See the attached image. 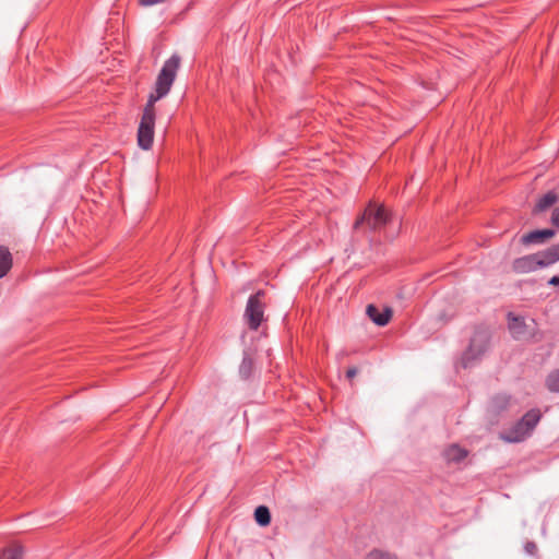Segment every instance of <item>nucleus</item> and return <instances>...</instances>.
<instances>
[{
	"mask_svg": "<svg viewBox=\"0 0 559 559\" xmlns=\"http://www.w3.org/2000/svg\"><path fill=\"white\" fill-rule=\"evenodd\" d=\"M180 57L175 53L164 62L157 75L154 91L150 94L147 104L143 110L136 140H153L155 120L154 105L169 93L180 67Z\"/></svg>",
	"mask_w": 559,
	"mask_h": 559,
	"instance_id": "f257e3e1",
	"label": "nucleus"
},
{
	"mask_svg": "<svg viewBox=\"0 0 559 559\" xmlns=\"http://www.w3.org/2000/svg\"><path fill=\"white\" fill-rule=\"evenodd\" d=\"M557 261H559V243L546 250L515 259L512 269L515 273L526 274L547 267Z\"/></svg>",
	"mask_w": 559,
	"mask_h": 559,
	"instance_id": "f03ea898",
	"label": "nucleus"
},
{
	"mask_svg": "<svg viewBox=\"0 0 559 559\" xmlns=\"http://www.w3.org/2000/svg\"><path fill=\"white\" fill-rule=\"evenodd\" d=\"M540 419L538 411L527 412L518 423L500 433V439L509 443H519L528 438Z\"/></svg>",
	"mask_w": 559,
	"mask_h": 559,
	"instance_id": "7ed1b4c3",
	"label": "nucleus"
},
{
	"mask_svg": "<svg viewBox=\"0 0 559 559\" xmlns=\"http://www.w3.org/2000/svg\"><path fill=\"white\" fill-rule=\"evenodd\" d=\"M264 310H265V292L259 290L254 295L250 296L245 313L243 319L249 329L258 330L261 323L264 320Z\"/></svg>",
	"mask_w": 559,
	"mask_h": 559,
	"instance_id": "20e7f679",
	"label": "nucleus"
},
{
	"mask_svg": "<svg viewBox=\"0 0 559 559\" xmlns=\"http://www.w3.org/2000/svg\"><path fill=\"white\" fill-rule=\"evenodd\" d=\"M490 332L487 329L475 330L467 350L462 356V364L468 367L480 356H483L489 347Z\"/></svg>",
	"mask_w": 559,
	"mask_h": 559,
	"instance_id": "39448f33",
	"label": "nucleus"
},
{
	"mask_svg": "<svg viewBox=\"0 0 559 559\" xmlns=\"http://www.w3.org/2000/svg\"><path fill=\"white\" fill-rule=\"evenodd\" d=\"M388 221L389 214L383 206L369 204L362 215L355 222L354 228L358 229L361 225L366 224L370 229H378L384 226Z\"/></svg>",
	"mask_w": 559,
	"mask_h": 559,
	"instance_id": "423d86ee",
	"label": "nucleus"
},
{
	"mask_svg": "<svg viewBox=\"0 0 559 559\" xmlns=\"http://www.w3.org/2000/svg\"><path fill=\"white\" fill-rule=\"evenodd\" d=\"M509 330L513 337L518 340L526 338L532 335L533 329L523 318L509 314Z\"/></svg>",
	"mask_w": 559,
	"mask_h": 559,
	"instance_id": "0eeeda50",
	"label": "nucleus"
},
{
	"mask_svg": "<svg viewBox=\"0 0 559 559\" xmlns=\"http://www.w3.org/2000/svg\"><path fill=\"white\" fill-rule=\"evenodd\" d=\"M368 317L379 326L386 325L389 321L392 318L393 311L391 308H384L381 312L379 309L373 306L369 305L366 310Z\"/></svg>",
	"mask_w": 559,
	"mask_h": 559,
	"instance_id": "6e6552de",
	"label": "nucleus"
},
{
	"mask_svg": "<svg viewBox=\"0 0 559 559\" xmlns=\"http://www.w3.org/2000/svg\"><path fill=\"white\" fill-rule=\"evenodd\" d=\"M554 236L555 231L552 229L534 230L523 235L521 238V242L523 245L543 243L544 241L552 238Z\"/></svg>",
	"mask_w": 559,
	"mask_h": 559,
	"instance_id": "1a4fd4ad",
	"label": "nucleus"
},
{
	"mask_svg": "<svg viewBox=\"0 0 559 559\" xmlns=\"http://www.w3.org/2000/svg\"><path fill=\"white\" fill-rule=\"evenodd\" d=\"M13 265V258L10 250L0 246V278L4 277Z\"/></svg>",
	"mask_w": 559,
	"mask_h": 559,
	"instance_id": "9d476101",
	"label": "nucleus"
},
{
	"mask_svg": "<svg viewBox=\"0 0 559 559\" xmlns=\"http://www.w3.org/2000/svg\"><path fill=\"white\" fill-rule=\"evenodd\" d=\"M467 450L459 447L457 444H452L444 450V457L448 462L459 463L467 456Z\"/></svg>",
	"mask_w": 559,
	"mask_h": 559,
	"instance_id": "9b49d317",
	"label": "nucleus"
},
{
	"mask_svg": "<svg viewBox=\"0 0 559 559\" xmlns=\"http://www.w3.org/2000/svg\"><path fill=\"white\" fill-rule=\"evenodd\" d=\"M558 200V195L555 193V192H548L546 193L544 197H542L535 207H534V212L535 213H538V212H543L545 211L546 209L550 207L551 205H554Z\"/></svg>",
	"mask_w": 559,
	"mask_h": 559,
	"instance_id": "f8f14e48",
	"label": "nucleus"
},
{
	"mask_svg": "<svg viewBox=\"0 0 559 559\" xmlns=\"http://www.w3.org/2000/svg\"><path fill=\"white\" fill-rule=\"evenodd\" d=\"M254 519L257 523L261 526L269 525L271 522L270 510L264 506L258 507L254 511Z\"/></svg>",
	"mask_w": 559,
	"mask_h": 559,
	"instance_id": "ddd939ff",
	"label": "nucleus"
},
{
	"mask_svg": "<svg viewBox=\"0 0 559 559\" xmlns=\"http://www.w3.org/2000/svg\"><path fill=\"white\" fill-rule=\"evenodd\" d=\"M22 548L20 546H12L0 552V559H21Z\"/></svg>",
	"mask_w": 559,
	"mask_h": 559,
	"instance_id": "4468645a",
	"label": "nucleus"
},
{
	"mask_svg": "<svg viewBox=\"0 0 559 559\" xmlns=\"http://www.w3.org/2000/svg\"><path fill=\"white\" fill-rule=\"evenodd\" d=\"M546 386L551 392H559V369L549 373L546 379Z\"/></svg>",
	"mask_w": 559,
	"mask_h": 559,
	"instance_id": "2eb2a0df",
	"label": "nucleus"
},
{
	"mask_svg": "<svg viewBox=\"0 0 559 559\" xmlns=\"http://www.w3.org/2000/svg\"><path fill=\"white\" fill-rule=\"evenodd\" d=\"M365 559H395L392 555L380 550L370 551Z\"/></svg>",
	"mask_w": 559,
	"mask_h": 559,
	"instance_id": "dca6fc26",
	"label": "nucleus"
},
{
	"mask_svg": "<svg viewBox=\"0 0 559 559\" xmlns=\"http://www.w3.org/2000/svg\"><path fill=\"white\" fill-rule=\"evenodd\" d=\"M495 408L502 409L509 404V397L507 395H498L492 401Z\"/></svg>",
	"mask_w": 559,
	"mask_h": 559,
	"instance_id": "f3484780",
	"label": "nucleus"
},
{
	"mask_svg": "<svg viewBox=\"0 0 559 559\" xmlns=\"http://www.w3.org/2000/svg\"><path fill=\"white\" fill-rule=\"evenodd\" d=\"M551 223L559 227V207H556L551 214Z\"/></svg>",
	"mask_w": 559,
	"mask_h": 559,
	"instance_id": "a211bd4d",
	"label": "nucleus"
},
{
	"mask_svg": "<svg viewBox=\"0 0 559 559\" xmlns=\"http://www.w3.org/2000/svg\"><path fill=\"white\" fill-rule=\"evenodd\" d=\"M357 373H358V369L356 367H350V368H348V370L346 372V377L348 379H353Z\"/></svg>",
	"mask_w": 559,
	"mask_h": 559,
	"instance_id": "6ab92c4d",
	"label": "nucleus"
},
{
	"mask_svg": "<svg viewBox=\"0 0 559 559\" xmlns=\"http://www.w3.org/2000/svg\"><path fill=\"white\" fill-rule=\"evenodd\" d=\"M139 143V146L143 150V151H148L152 148V143L153 142H138Z\"/></svg>",
	"mask_w": 559,
	"mask_h": 559,
	"instance_id": "aec40b11",
	"label": "nucleus"
},
{
	"mask_svg": "<svg viewBox=\"0 0 559 559\" xmlns=\"http://www.w3.org/2000/svg\"><path fill=\"white\" fill-rule=\"evenodd\" d=\"M250 366H251V360L248 359V358H245L242 364H241L240 369H241V371H245L246 369H249Z\"/></svg>",
	"mask_w": 559,
	"mask_h": 559,
	"instance_id": "412c9836",
	"label": "nucleus"
},
{
	"mask_svg": "<svg viewBox=\"0 0 559 559\" xmlns=\"http://www.w3.org/2000/svg\"><path fill=\"white\" fill-rule=\"evenodd\" d=\"M549 285H552V286H559V276H552L549 282H548Z\"/></svg>",
	"mask_w": 559,
	"mask_h": 559,
	"instance_id": "4be33fe9",
	"label": "nucleus"
},
{
	"mask_svg": "<svg viewBox=\"0 0 559 559\" xmlns=\"http://www.w3.org/2000/svg\"><path fill=\"white\" fill-rule=\"evenodd\" d=\"M533 548H535V545H532V547H530L528 552H532Z\"/></svg>",
	"mask_w": 559,
	"mask_h": 559,
	"instance_id": "5701e85b",
	"label": "nucleus"
},
{
	"mask_svg": "<svg viewBox=\"0 0 559 559\" xmlns=\"http://www.w3.org/2000/svg\"><path fill=\"white\" fill-rule=\"evenodd\" d=\"M533 548H535V545H532V547H530L528 552H532Z\"/></svg>",
	"mask_w": 559,
	"mask_h": 559,
	"instance_id": "b1692460",
	"label": "nucleus"
},
{
	"mask_svg": "<svg viewBox=\"0 0 559 559\" xmlns=\"http://www.w3.org/2000/svg\"><path fill=\"white\" fill-rule=\"evenodd\" d=\"M533 548H535V545H532V547H530L528 552H532Z\"/></svg>",
	"mask_w": 559,
	"mask_h": 559,
	"instance_id": "393cba45",
	"label": "nucleus"
}]
</instances>
